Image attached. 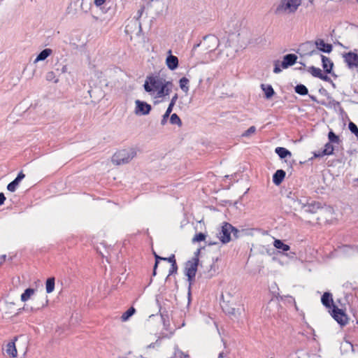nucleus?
<instances>
[{"instance_id": "nucleus-1", "label": "nucleus", "mask_w": 358, "mask_h": 358, "mask_svg": "<svg viewBox=\"0 0 358 358\" xmlns=\"http://www.w3.org/2000/svg\"><path fill=\"white\" fill-rule=\"evenodd\" d=\"M143 87L150 94L156 92V97L162 98L170 94L173 83L159 75H152L147 76Z\"/></svg>"}, {"instance_id": "nucleus-2", "label": "nucleus", "mask_w": 358, "mask_h": 358, "mask_svg": "<svg viewBox=\"0 0 358 358\" xmlns=\"http://www.w3.org/2000/svg\"><path fill=\"white\" fill-rule=\"evenodd\" d=\"M136 155V151L132 148L119 150L113 155L112 162L117 165L127 164Z\"/></svg>"}, {"instance_id": "nucleus-3", "label": "nucleus", "mask_w": 358, "mask_h": 358, "mask_svg": "<svg viewBox=\"0 0 358 358\" xmlns=\"http://www.w3.org/2000/svg\"><path fill=\"white\" fill-rule=\"evenodd\" d=\"M200 251L198 250L194 253V257L191 259L186 262L185 266V273L187 276V280L189 282V286H191L192 283L194 282L196 273L197 271V267L199 265V254Z\"/></svg>"}, {"instance_id": "nucleus-4", "label": "nucleus", "mask_w": 358, "mask_h": 358, "mask_svg": "<svg viewBox=\"0 0 358 358\" xmlns=\"http://www.w3.org/2000/svg\"><path fill=\"white\" fill-rule=\"evenodd\" d=\"M297 56L294 54H287L283 57V60L280 64L278 60L274 61V73H280L282 71L281 68L287 69L288 67L294 65L297 60Z\"/></svg>"}, {"instance_id": "nucleus-5", "label": "nucleus", "mask_w": 358, "mask_h": 358, "mask_svg": "<svg viewBox=\"0 0 358 358\" xmlns=\"http://www.w3.org/2000/svg\"><path fill=\"white\" fill-rule=\"evenodd\" d=\"M220 44V41L215 35H207L203 37V43L202 45L204 49L209 52L215 50Z\"/></svg>"}, {"instance_id": "nucleus-6", "label": "nucleus", "mask_w": 358, "mask_h": 358, "mask_svg": "<svg viewBox=\"0 0 358 358\" xmlns=\"http://www.w3.org/2000/svg\"><path fill=\"white\" fill-rule=\"evenodd\" d=\"M233 229L234 227L231 224L227 222L224 224L218 234V238L222 243H227L231 240V234Z\"/></svg>"}, {"instance_id": "nucleus-7", "label": "nucleus", "mask_w": 358, "mask_h": 358, "mask_svg": "<svg viewBox=\"0 0 358 358\" xmlns=\"http://www.w3.org/2000/svg\"><path fill=\"white\" fill-rule=\"evenodd\" d=\"M332 317L341 326H345L348 322V318L347 315L336 306H334L332 308Z\"/></svg>"}, {"instance_id": "nucleus-8", "label": "nucleus", "mask_w": 358, "mask_h": 358, "mask_svg": "<svg viewBox=\"0 0 358 358\" xmlns=\"http://www.w3.org/2000/svg\"><path fill=\"white\" fill-rule=\"evenodd\" d=\"M135 103H136V108H135L134 113L137 115H148L152 110L151 105L148 104V103H146L145 101L136 100L135 101Z\"/></svg>"}, {"instance_id": "nucleus-9", "label": "nucleus", "mask_w": 358, "mask_h": 358, "mask_svg": "<svg viewBox=\"0 0 358 358\" xmlns=\"http://www.w3.org/2000/svg\"><path fill=\"white\" fill-rule=\"evenodd\" d=\"M301 4V0H287L286 3L277 8L276 12L284 9L285 10H288L289 13H294Z\"/></svg>"}, {"instance_id": "nucleus-10", "label": "nucleus", "mask_w": 358, "mask_h": 358, "mask_svg": "<svg viewBox=\"0 0 358 358\" xmlns=\"http://www.w3.org/2000/svg\"><path fill=\"white\" fill-rule=\"evenodd\" d=\"M343 58L345 62L347 64V66L349 69H353L355 68L358 67V55L349 52L348 53H345L343 55Z\"/></svg>"}, {"instance_id": "nucleus-11", "label": "nucleus", "mask_w": 358, "mask_h": 358, "mask_svg": "<svg viewBox=\"0 0 358 358\" xmlns=\"http://www.w3.org/2000/svg\"><path fill=\"white\" fill-rule=\"evenodd\" d=\"M17 340V336L14 337L12 341L8 342L6 345V354L12 358H15L17 355V351L15 346V341Z\"/></svg>"}, {"instance_id": "nucleus-12", "label": "nucleus", "mask_w": 358, "mask_h": 358, "mask_svg": "<svg viewBox=\"0 0 358 358\" xmlns=\"http://www.w3.org/2000/svg\"><path fill=\"white\" fill-rule=\"evenodd\" d=\"M315 44L317 49L322 52L330 53L333 50L332 45L326 43L323 39H317Z\"/></svg>"}, {"instance_id": "nucleus-13", "label": "nucleus", "mask_w": 358, "mask_h": 358, "mask_svg": "<svg viewBox=\"0 0 358 358\" xmlns=\"http://www.w3.org/2000/svg\"><path fill=\"white\" fill-rule=\"evenodd\" d=\"M322 208V203L315 201H308L306 206L305 211L310 213H316L317 210Z\"/></svg>"}, {"instance_id": "nucleus-14", "label": "nucleus", "mask_w": 358, "mask_h": 358, "mask_svg": "<svg viewBox=\"0 0 358 358\" xmlns=\"http://www.w3.org/2000/svg\"><path fill=\"white\" fill-rule=\"evenodd\" d=\"M321 59L324 72L327 74H331L334 67L333 62L329 57L322 55H321Z\"/></svg>"}, {"instance_id": "nucleus-15", "label": "nucleus", "mask_w": 358, "mask_h": 358, "mask_svg": "<svg viewBox=\"0 0 358 358\" xmlns=\"http://www.w3.org/2000/svg\"><path fill=\"white\" fill-rule=\"evenodd\" d=\"M169 52L171 53V51L169 50ZM166 63L168 68L170 70L173 71V70L176 69L178 66V59L176 56H174V55H172L171 54H170L166 57Z\"/></svg>"}, {"instance_id": "nucleus-16", "label": "nucleus", "mask_w": 358, "mask_h": 358, "mask_svg": "<svg viewBox=\"0 0 358 358\" xmlns=\"http://www.w3.org/2000/svg\"><path fill=\"white\" fill-rule=\"evenodd\" d=\"M322 303L327 308H334L332 294L330 292H324L321 298Z\"/></svg>"}, {"instance_id": "nucleus-17", "label": "nucleus", "mask_w": 358, "mask_h": 358, "mask_svg": "<svg viewBox=\"0 0 358 358\" xmlns=\"http://www.w3.org/2000/svg\"><path fill=\"white\" fill-rule=\"evenodd\" d=\"M285 175L286 173L282 169L277 170L273 176V182L276 185H280L283 181Z\"/></svg>"}, {"instance_id": "nucleus-18", "label": "nucleus", "mask_w": 358, "mask_h": 358, "mask_svg": "<svg viewBox=\"0 0 358 358\" xmlns=\"http://www.w3.org/2000/svg\"><path fill=\"white\" fill-rule=\"evenodd\" d=\"M294 201V209L296 210L297 208H300L301 209H304L306 206H307V203L310 199H307L306 197H303L299 199L298 196H295L292 198Z\"/></svg>"}, {"instance_id": "nucleus-19", "label": "nucleus", "mask_w": 358, "mask_h": 358, "mask_svg": "<svg viewBox=\"0 0 358 358\" xmlns=\"http://www.w3.org/2000/svg\"><path fill=\"white\" fill-rule=\"evenodd\" d=\"M261 87L264 92L265 97L268 99L275 94L274 90L271 85L262 84Z\"/></svg>"}, {"instance_id": "nucleus-20", "label": "nucleus", "mask_w": 358, "mask_h": 358, "mask_svg": "<svg viewBox=\"0 0 358 358\" xmlns=\"http://www.w3.org/2000/svg\"><path fill=\"white\" fill-rule=\"evenodd\" d=\"M275 152L280 159H285L287 157L292 156V153L287 149L282 147L276 148Z\"/></svg>"}, {"instance_id": "nucleus-21", "label": "nucleus", "mask_w": 358, "mask_h": 358, "mask_svg": "<svg viewBox=\"0 0 358 358\" xmlns=\"http://www.w3.org/2000/svg\"><path fill=\"white\" fill-rule=\"evenodd\" d=\"M52 52V51L51 49H49V48L44 49L38 55L34 62L36 63L39 61L45 60L47 57H48L51 55Z\"/></svg>"}, {"instance_id": "nucleus-22", "label": "nucleus", "mask_w": 358, "mask_h": 358, "mask_svg": "<svg viewBox=\"0 0 358 358\" xmlns=\"http://www.w3.org/2000/svg\"><path fill=\"white\" fill-rule=\"evenodd\" d=\"M189 79H187V78L185 77H182V78L180 79L179 80V85H180V89L185 92V93H187L189 92Z\"/></svg>"}, {"instance_id": "nucleus-23", "label": "nucleus", "mask_w": 358, "mask_h": 358, "mask_svg": "<svg viewBox=\"0 0 358 358\" xmlns=\"http://www.w3.org/2000/svg\"><path fill=\"white\" fill-rule=\"evenodd\" d=\"M273 245L275 248L282 250L284 252L288 251L290 248L288 245L285 244L282 241L278 239L274 241Z\"/></svg>"}, {"instance_id": "nucleus-24", "label": "nucleus", "mask_w": 358, "mask_h": 358, "mask_svg": "<svg viewBox=\"0 0 358 358\" xmlns=\"http://www.w3.org/2000/svg\"><path fill=\"white\" fill-rule=\"evenodd\" d=\"M294 91L298 94L304 96L308 94V88L303 84H299L294 87Z\"/></svg>"}, {"instance_id": "nucleus-25", "label": "nucleus", "mask_w": 358, "mask_h": 358, "mask_svg": "<svg viewBox=\"0 0 358 358\" xmlns=\"http://www.w3.org/2000/svg\"><path fill=\"white\" fill-rule=\"evenodd\" d=\"M45 288L47 293H51L55 289V278H49L46 280Z\"/></svg>"}, {"instance_id": "nucleus-26", "label": "nucleus", "mask_w": 358, "mask_h": 358, "mask_svg": "<svg viewBox=\"0 0 358 358\" xmlns=\"http://www.w3.org/2000/svg\"><path fill=\"white\" fill-rule=\"evenodd\" d=\"M334 146L333 143L328 142L325 144L324 148L322 150V154L325 155H331L334 154Z\"/></svg>"}, {"instance_id": "nucleus-27", "label": "nucleus", "mask_w": 358, "mask_h": 358, "mask_svg": "<svg viewBox=\"0 0 358 358\" xmlns=\"http://www.w3.org/2000/svg\"><path fill=\"white\" fill-rule=\"evenodd\" d=\"M329 142L333 144H339L341 143V140L333 131H330L328 134Z\"/></svg>"}, {"instance_id": "nucleus-28", "label": "nucleus", "mask_w": 358, "mask_h": 358, "mask_svg": "<svg viewBox=\"0 0 358 358\" xmlns=\"http://www.w3.org/2000/svg\"><path fill=\"white\" fill-rule=\"evenodd\" d=\"M34 293V289L32 288H27L21 295V300L22 301H27L29 300L31 295Z\"/></svg>"}, {"instance_id": "nucleus-29", "label": "nucleus", "mask_w": 358, "mask_h": 358, "mask_svg": "<svg viewBox=\"0 0 358 358\" xmlns=\"http://www.w3.org/2000/svg\"><path fill=\"white\" fill-rule=\"evenodd\" d=\"M308 71L313 76V77H315V78H320V77L321 76V75L322 74V70L320 69V68H317V67H315L313 66H310L308 68Z\"/></svg>"}, {"instance_id": "nucleus-30", "label": "nucleus", "mask_w": 358, "mask_h": 358, "mask_svg": "<svg viewBox=\"0 0 358 358\" xmlns=\"http://www.w3.org/2000/svg\"><path fill=\"white\" fill-rule=\"evenodd\" d=\"M135 312H136V310L134 307L129 308L126 312H124L122 315V316H121L122 321L125 322L127 320H129V318L130 317H131L135 313Z\"/></svg>"}, {"instance_id": "nucleus-31", "label": "nucleus", "mask_w": 358, "mask_h": 358, "mask_svg": "<svg viewBox=\"0 0 358 358\" xmlns=\"http://www.w3.org/2000/svg\"><path fill=\"white\" fill-rule=\"evenodd\" d=\"M172 110H173V108H171V106H169L167 109H166V111L165 112V113L162 116V119L161 120V124L162 125L164 126V125H165L166 124L167 120L169 117Z\"/></svg>"}, {"instance_id": "nucleus-32", "label": "nucleus", "mask_w": 358, "mask_h": 358, "mask_svg": "<svg viewBox=\"0 0 358 358\" xmlns=\"http://www.w3.org/2000/svg\"><path fill=\"white\" fill-rule=\"evenodd\" d=\"M170 122L172 124H176L179 127L182 126V121L176 113H173L170 117Z\"/></svg>"}, {"instance_id": "nucleus-33", "label": "nucleus", "mask_w": 358, "mask_h": 358, "mask_svg": "<svg viewBox=\"0 0 358 358\" xmlns=\"http://www.w3.org/2000/svg\"><path fill=\"white\" fill-rule=\"evenodd\" d=\"M19 183H20V182L16 178H15L12 182H10L7 185V189L11 192H15L16 190Z\"/></svg>"}, {"instance_id": "nucleus-34", "label": "nucleus", "mask_w": 358, "mask_h": 358, "mask_svg": "<svg viewBox=\"0 0 358 358\" xmlns=\"http://www.w3.org/2000/svg\"><path fill=\"white\" fill-rule=\"evenodd\" d=\"M45 78L48 81H53L55 83H58L59 79L56 78L53 71H49L46 73Z\"/></svg>"}, {"instance_id": "nucleus-35", "label": "nucleus", "mask_w": 358, "mask_h": 358, "mask_svg": "<svg viewBox=\"0 0 358 358\" xmlns=\"http://www.w3.org/2000/svg\"><path fill=\"white\" fill-rule=\"evenodd\" d=\"M256 131V127L255 126H251L250 127H249L246 131H245L241 136L242 137H249L252 134H254Z\"/></svg>"}, {"instance_id": "nucleus-36", "label": "nucleus", "mask_w": 358, "mask_h": 358, "mask_svg": "<svg viewBox=\"0 0 358 358\" xmlns=\"http://www.w3.org/2000/svg\"><path fill=\"white\" fill-rule=\"evenodd\" d=\"M348 128H349L350 131L352 134H354L356 136V137L358 138V127H357V125L355 123L350 122L348 124Z\"/></svg>"}, {"instance_id": "nucleus-37", "label": "nucleus", "mask_w": 358, "mask_h": 358, "mask_svg": "<svg viewBox=\"0 0 358 358\" xmlns=\"http://www.w3.org/2000/svg\"><path fill=\"white\" fill-rule=\"evenodd\" d=\"M206 236L203 233L196 234L192 239V242H200L206 239Z\"/></svg>"}, {"instance_id": "nucleus-38", "label": "nucleus", "mask_w": 358, "mask_h": 358, "mask_svg": "<svg viewBox=\"0 0 358 358\" xmlns=\"http://www.w3.org/2000/svg\"><path fill=\"white\" fill-rule=\"evenodd\" d=\"M227 313L229 315H234L235 317L241 315L240 308L236 309L234 308H231L227 310Z\"/></svg>"}, {"instance_id": "nucleus-39", "label": "nucleus", "mask_w": 358, "mask_h": 358, "mask_svg": "<svg viewBox=\"0 0 358 358\" xmlns=\"http://www.w3.org/2000/svg\"><path fill=\"white\" fill-rule=\"evenodd\" d=\"M155 258V266H154V268H153V273H152L153 275H156V270H157V266H158L159 260H163V257H160L159 255H157Z\"/></svg>"}, {"instance_id": "nucleus-40", "label": "nucleus", "mask_w": 358, "mask_h": 358, "mask_svg": "<svg viewBox=\"0 0 358 358\" xmlns=\"http://www.w3.org/2000/svg\"><path fill=\"white\" fill-rule=\"evenodd\" d=\"M178 270V266L176 262H173V264H171V268L169 270V275H173V273H176Z\"/></svg>"}, {"instance_id": "nucleus-41", "label": "nucleus", "mask_w": 358, "mask_h": 358, "mask_svg": "<svg viewBox=\"0 0 358 358\" xmlns=\"http://www.w3.org/2000/svg\"><path fill=\"white\" fill-rule=\"evenodd\" d=\"M163 261H167L168 262L171 263V264H173V262H176L174 255H171L169 257H163Z\"/></svg>"}, {"instance_id": "nucleus-42", "label": "nucleus", "mask_w": 358, "mask_h": 358, "mask_svg": "<svg viewBox=\"0 0 358 358\" xmlns=\"http://www.w3.org/2000/svg\"><path fill=\"white\" fill-rule=\"evenodd\" d=\"M178 94H175L174 96H173L169 106H171V108H173L174 105L176 103V101L178 100Z\"/></svg>"}, {"instance_id": "nucleus-43", "label": "nucleus", "mask_w": 358, "mask_h": 358, "mask_svg": "<svg viewBox=\"0 0 358 358\" xmlns=\"http://www.w3.org/2000/svg\"><path fill=\"white\" fill-rule=\"evenodd\" d=\"M320 79L327 82H331V78L327 75H324V73L321 75Z\"/></svg>"}, {"instance_id": "nucleus-44", "label": "nucleus", "mask_w": 358, "mask_h": 358, "mask_svg": "<svg viewBox=\"0 0 358 358\" xmlns=\"http://www.w3.org/2000/svg\"><path fill=\"white\" fill-rule=\"evenodd\" d=\"M24 177L25 175L23 173L22 171H20L15 178L20 182L21 180L24 178Z\"/></svg>"}, {"instance_id": "nucleus-45", "label": "nucleus", "mask_w": 358, "mask_h": 358, "mask_svg": "<svg viewBox=\"0 0 358 358\" xmlns=\"http://www.w3.org/2000/svg\"><path fill=\"white\" fill-rule=\"evenodd\" d=\"M309 97H310V99L312 101H315V102H316V103H320V104H322V105H324V102L319 101L317 99V98H316V96H313V95H310V94H309Z\"/></svg>"}, {"instance_id": "nucleus-46", "label": "nucleus", "mask_w": 358, "mask_h": 358, "mask_svg": "<svg viewBox=\"0 0 358 358\" xmlns=\"http://www.w3.org/2000/svg\"><path fill=\"white\" fill-rule=\"evenodd\" d=\"M240 231L234 227V229H233V231L231 232V234H233V236L235 238H237L238 237V234H239Z\"/></svg>"}, {"instance_id": "nucleus-47", "label": "nucleus", "mask_w": 358, "mask_h": 358, "mask_svg": "<svg viewBox=\"0 0 358 358\" xmlns=\"http://www.w3.org/2000/svg\"><path fill=\"white\" fill-rule=\"evenodd\" d=\"M5 200H6V196H5L4 194L1 192L0 193V206L3 203Z\"/></svg>"}, {"instance_id": "nucleus-48", "label": "nucleus", "mask_w": 358, "mask_h": 358, "mask_svg": "<svg viewBox=\"0 0 358 358\" xmlns=\"http://www.w3.org/2000/svg\"><path fill=\"white\" fill-rule=\"evenodd\" d=\"M105 0H94V3L96 6H100L103 4Z\"/></svg>"}, {"instance_id": "nucleus-49", "label": "nucleus", "mask_w": 358, "mask_h": 358, "mask_svg": "<svg viewBox=\"0 0 358 358\" xmlns=\"http://www.w3.org/2000/svg\"><path fill=\"white\" fill-rule=\"evenodd\" d=\"M324 155H325L322 154V151H318L317 152H315L314 153V157H323Z\"/></svg>"}, {"instance_id": "nucleus-50", "label": "nucleus", "mask_w": 358, "mask_h": 358, "mask_svg": "<svg viewBox=\"0 0 358 358\" xmlns=\"http://www.w3.org/2000/svg\"><path fill=\"white\" fill-rule=\"evenodd\" d=\"M143 12V8H142L141 10H139L138 11V17L136 19L137 20L141 17Z\"/></svg>"}, {"instance_id": "nucleus-51", "label": "nucleus", "mask_w": 358, "mask_h": 358, "mask_svg": "<svg viewBox=\"0 0 358 358\" xmlns=\"http://www.w3.org/2000/svg\"><path fill=\"white\" fill-rule=\"evenodd\" d=\"M226 353H224V352H221L219 353L218 358H226Z\"/></svg>"}, {"instance_id": "nucleus-52", "label": "nucleus", "mask_w": 358, "mask_h": 358, "mask_svg": "<svg viewBox=\"0 0 358 358\" xmlns=\"http://www.w3.org/2000/svg\"><path fill=\"white\" fill-rule=\"evenodd\" d=\"M5 259H6V255H3V256L0 257L1 264L5 261Z\"/></svg>"}, {"instance_id": "nucleus-53", "label": "nucleus", "mask_w": 358, "mask_h": 358, "mask_svg": "<svg viewBox=\"0 0 358 358\" xmlns=\"http://www.w3.org/2000/svg\"><path fill=\"white\" fill-rule=\"evenodd\" d=\"M332 103L334 106H340V103L337 101L333 100Z\"/></svg>"}, {"instance_id": "nucleus-54", "label": "nucleus", "mask_w": 358, "mask_h": 358, "mask_svg": "<svg viewBox=\"0 0 358 358\" xmlns=\"http://www.w3.org/2000/svg\"><path fill=\"white\" fill-rule=\"evenodd\" d=\"M67 70V67L66 66H63L62 69V73H65Z\"/></svg>"}, {"instance_id": "nucleus-55", "label": "nucleus", "mask_w": 358, "mask_h": 358, "mask_svg": "<svg viewBox=\"0 0 358 358\" xmlns=\"http://www.w3.org/2000/svg\"><path fill=\"white\" fill-rule=\"evenodd\" d=\"M201 44V43H199L198 44L194 45V47H193V50H196Z\"/></svg>"}, {"instance_id": "nucleus-56", "label": "nucleus", "mask_w": 358, "mask_h": 358, "mask_svg": "<svg viewBox=\"0 0 358 358\" xmlns=\"http://www.w3.org/2000/svg\"><path fill=\"white\" fill-rule=\"evenodd\" d=\"M154 347H155V343H151V344H150V345L148 346V348H154Z\"/></svg>"}, {"instance_id": "nucleus-57", "label": "nucleus", "mask_w": 358, "mask_h": 358, "mask_svg": "<svg viewBox=\"0 0 358 358\" xmlns=\"http://www.w3.org/2000/svg\"><path fill=\"white\" fill-rule=\"evenodd\" d=\"M208 244L209 245H215V244H216V243H215V242H210V241H208Z\"/></svg>"}, {"instance_id": "nucleus-58", "label": "nucleus", "mask_w": 358, "mask_h": 358, "mask_svg": "<svg viewBox=\"0 0 358 358\" xmlns=\"http://www.w3.org/2000/svg\"><path fill=\"white\" fill-rule=\"evenodd\" d=\"M316 53H317V51H315V50H313V51H311V52H310V55H314V54H316Z\"/></svg>"}, {"instance_id": "nucleus-59", "label": "nucleus", "mask_w": 358, "mask_h": 358, "mask_svg": "<svg viewBox=\"0 0 358 358\" xmlns=\"http://www.w3.org/2000/svg\"><path fill=\"white\" fill-rule=\"evenodd\" d=\"M138 27L140 30H141V23L140 22H138Z\"/></svg>"}, {"instance_id": "nucleus-60", "label": "nucleus", "mask_w": 358, "mask_h": 358, "mask_svg": "<svg viewBox=\"0 0 358 358\" xmlns=\"http://www.w3.org/2000/svg\"><path fill=\"white\" fill-rule=\"evenodd\" d=\"M153 255H154L155 257L158 255L155 252H153Z\"/></svg>"}, {"instance_id": "nucleus-61", "label": "nucleus", "mask_w": 358, "mask_h": 358, "mask_svg": "<svg viewBox=\"0 0 358 358\" xmlns=\"http://www.w3.org/2000/svg\"><path fill=\"white\" fill-rule=\"evenodd\" d=\"M357 2H358V0H357Z\"/></svg>"}, {"instance_id": "nucleus-62", "label": "nucleus", "mask_w": 358, "mask_h": 358, "mask_svg": "<svg viewBox=\"0 0 358 358\" xmlns=\"http://www.w3.org/2000/svg\"><path fill=\"white\" fill-rule=\"evenodd\" d=\"M357 180H358V179Z\"/></svg>"}]
</instances>
